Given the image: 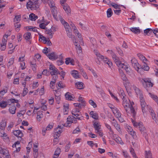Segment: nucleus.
Segmentation results:
<instances>
[{
  "label": "nucleus",
  "mask_w": 158,
  "mask_h": 158,
  "mask_svg": "<svg viewBox=\"0 0 158 158\" xmlns=\"http://www.w3.org/2000/svg\"><path fill=\"white\" fill-rule=\"evenodd\" d=\"M134 105L133 102H131L130 100H127L126 99L123 100V105L127 113H129L128 110L130 108L133 116L135 117L136 114V111L133 107Z\"/></svg>",
  "instance_id": "f257e3e1"
},
{
  "label": "nucleus",
  "mask_w": 158,
  "mask_h": 158,
  "mask_svg": "<svg viewBox=\"0 0 158 158\" xmlns=\"http://www.w3.org/2000/svg\"><path fill=\"white\" fill-rule=\"evenodd\" d=\"M40 0H29L28 2L26 4V7L28 10H35L39 8V1ZM41 1L46 2V0H41Z\"/></svg>",
  "instance_id": "f03ea898"
},
{
  "label": "nucleus",
  "mask_w": 158,
  "mask_h": 158,
  "mask_svg": "<svg viewBox=\"0 0 158 158\" xmlns=\"http://www.w3.org/2000/svg\"><path fill=\"white\" fill-rule=\"evenodd\" d=\"M94 52L95 54L98 57V59H100L103 60L105 64L108 65L109 67L111 68L112 66V63L107 58L101 55L100 53L97 50H94Z\"/></svg>",
  "instance_id": "7ed1b4c3"
},
{
  "label": "nucleus",
  "mask_w": 158,
  "mask_h": 158,
  "mask_svg": "<svg viewBox=\"0 0 158 158\" xmlns=\"http://www.w3.org/2000/svg\"><path fill=\"white\" fill-rule=\"evenodd\" d=\"M48 3L51 8L52 14L54 18L56 21H58L59 20V19L57 15V11L56 8L55 7V5L53 1V0L49 1Z\"/></svg>",
  "instance_id": "20e7f679"
},
{
  "label": "nucleus",
  "mask_w": 158,
  "mask_h": 158,
  "mask_svg": "<svg viewBox=\"0 0 158 158\" xmlns=\"http://www.w3.org/2000/svg\"><path fill=\"white\" fill-rule=\"evenodd\" d=\"M116 64L119 68L125 69L127 73L128 74L131 75L133 74L132 70L128 65L118 61L116 62Z\"/></svg>",
  "instance_id": "39448f33"
},
{
  "label": "nucleus",
  "mask_w": 158,
  "mask_h": 158,
  "mask_svg": "<svg viewBox=\"0 0 158 158\" xmlns=\"http://www.w3.org/2000/svg\"><path fill=\"white\" fill-rule=\"evenodd\" d=\"M137 56L144 64L142 66V69L145 71H148L149 69V67L147 65L148 60L143 55L140 53L138 54Z\"/></svg>",
  "instance_id": "423d86ee"
},
{
  "label": "nucleus",
  "mask_w": 158,
  "mask_h": 158,
  "mask_svg": "<svg viewBox=\"0 0 158 158\" xmlns=\"http://www.w3.org/2000/svg\"><path fill=\"white\" fill-rule=\"evenodd\" d=\"M58 18L59 19V20H60L61 22V23L64 26L66 32L69 31L71 30V28L70 27L69 24L63 19L61 16L60 15H58Z\"/></svg>",
  "instance_id": "0eeeda50"
},
{
  "label": "nucleus",
  "mask_w": 158,
  "mask_h": 158,
  "mask_svg": "<svg viewBox=\"0 0 158 158\" xmlns=\"http://www.w3.org/2000/svg\"><path fill=\"white\" fill-rule=\"evenodd\" d=\"M67 123L64 124V126L69 127L70 125V124L73 123H76L77 122V120L76 118L73 116H69L67 118Z\"/></svg>",
  "instance_id": "6e6552de"
},
{
  "label": "nucleus",
  "mask_w": 158,
  "mask_h": 158,
  "mask_svg": "<svg viewBox=\"0 0 158 158\" xmlns=\"http://www.w3.org/2000/svg\"><path fill=\"white\" fill-rule=\"evenodd\" d=\"M63 127H64V125L62 126H59L57 128H55L54 131V135L55 140L56 139H57V137H59L60 135V134L62 132V129L63 128Z\"/></svg>",
  "instance_id": "1a4fd4ad"
},
{
  "label": "nucleus",
  "mask_w": 158,
  "mask_h": 158,
  "mask_svg": "<svg viewBox=\"0 0 158 158\" xmlns=\"http://www.w3.org/2000/svg\"><path fill=\"white\" fill-rule=\"evenodd\" d=\"M0 153L2 154L4 157L6 158H11L9 151L6 148H3L0 147Z\"/></svg>",
  "instance_id": "9d476101"
},
{
  "label": "nucleus",
  "mask_w": 158,
  "mask_h": 158,
  "mask_svg": "<svg viewBox=\"0 0 158 158\" xmlns=\"http://www.w3.org/2000/svg\"><path fill=\"white\" fill-rule=\"evenodd\" d=\"M131 62L135 70L138 72L140 67V65L138 63L136 60L135 58H132L131 60Z\"/></svg>",
  "instance_id": "9b49d317"
},
{
  "label": "nucleus",
  "mask_w": 158,
  "mask_h": 158,
  "mask_svg": "<svg viewBox=\"0 0 158 158\" xmlns=\"http://www.w3.org/2000/svg\"><path fill=\"white\" fill-rule=\"evenodd\" d=\"M42 23L39 24V27L41 29H45L46 28V26L50 23L49 21L44 20V17H43L42 19Z\"/></svg>",
  "instance_id": "f8f14e48"
},
{
  "label": "nucleus",
  "mask_w": 158,
  "mask_h": 158,
  "mask_svg": "<svg viewBox=\"0 0 158 158\" xmlns=\"http://www.w3.org/2000/svg\"><path fill=\"white\" fill-rule=\"evenodd\" d=\"M144 81L147 87L150 88L152 86L153 84L151 82L150 79L148 78H145L142 79V81Z\"/></svg>",
  "instance_id": "ddd939ff"
},
{
  "label": "nucleus",
  "mask_w": 158,
  "mask_h": 158,
  "mask_svg": "<svg viewBox=\"0 0 158 158\" xmlns=\"http://www.w3.org/2000/svg\"><path fill=\"white\" fill-rule=\"evenodd\" d=\"M49 69L50 70V73L51 75L59 73L58 69L52 64H50V65Z\"/></svg>",
  "instance_id": "4468645a"
},
{
  "label": "nucleus",
  "mask_w": 158,
  "mask_h": 158,
  "mask_svg": "<svg viewBox=\"0 0 158 158\" xmlns=\"http://www.w3.org/2000/svg\"><path fill=\"white\" fill-rule=\"evenodd\" d=\"M140 102L142 111L143 113H144L146 111V109L148 107V106L146 105L144 100H141Z\"/></svg>",
  "instance_id": "2eb2a0df"
},
{
  "label": "nucleus",
  "mask_w": 158,
  "mask_h": 158,
  "mask_svg": "<svg viewBox=\"0 0 158 158\" xmlns=\"http://www.w3.org/2000/svg\"><path fill=\"white\" fill-rule=\"evenodd\" d=\"M73 41L74 43V44L76 46L77 53L78 54L81 53L82 52L81 48L80 45L78 44L75 40L73 39Z\"/></svg>",
  "instance_id": "dca6fc26"
},
{
  "label": "nucleus",
  "mask_w": 158,
  "mask_h": 158,
  "mask_svg": "<svg viewBox=\"0 0 158 158\" xmlns=\"http://www.w3.org/2000/svg\"><path fill=\"white\" fill-rule=\"evenodd\" d=\"M18 102H19L18 100L11 98L8 99L6 101V105L7 106V105H12L13 106L15 103H18Z\"/></svg>",
  "instance_id": "f3484780"
},
{
  "label": "nucleus",
  "mask_w": 158,
  "mask_h": 158,
  "mask_svg": "<svg viewBox=\"0 0 158 158\" xmlns=\"http://www.w3.org/2000/svg\"><path fill=\"white\" fill-rule=\"evenodd\" d=\"M61 5L63 6V9L67 14L68 15L70 14L71 11L69 6L67 4H61Z\"/></svg>",
  "instance_id": "a211bd4d"
},
{
  "label": "nucleus",
  "mask_w": 158,
  "mask_h": 158,
  "mask_svg": "<svg viewBox=\"0 0 158 158\" xmlns=\"http://www.w3.org/2000/svg\"><path fill=\"white\" fill-rule=\"evenodd\" d=\"M70 73L72 76L75 79H77L80 78L78 72L77 70H72L70 71Z\"/></svg>",
  "instance_id": "6ab92c4d"
},
{
  "label": "nucleus",
  "mask_w": 158,
  "mask_h": 158,
  "mask_svg": "<svg viewBox=\"0 0 158 158\" xmlns=\"http://www.w3.org/2000/svg\"><path fill=\"white\" fill-rule=\"evenodd\" d=\"M138 126L139 130L142 133L144 134L146 133V128L143 125L142 122L139 123Z\"/></svg>",
  "instance_id": "aec40b11"
},
{
  "label": "nucleus",
  "mask_w": 158,
  "mask_h": 158,
  "mask_svg": "<svg viewBox=\"0 0 158 158\" xmlns=\"http://www.w3.org/2000/svg\"><path fill=\"white\" fill-rule=\"evenodd\" d=\"M48 57L52 60H55L58 58L57 56L54 52H52L48 55Z\"/></svg>",
  "instance_id": "412c9836"
},
{
  "label": "nucleus",
  "mask_w": 158,
  "mask_h": 158,
  "mask_svg": "<svg viewBox=\"0 0 158 158\" xmlns=\"http://www.w3.org/2000/svg\"><path fill=\"white\" fill-rule=\"evenodd\" d=\"M23 36L25 39L28 41H29L32 38L31 33L29 32H27L25 33Z\"/></svg>",
  "instance_id": "4be33fe9"
},
{
  "label": "nucleus",
  "mask_w": 158,
  "mask_h": 158,
  "mask_svg": "<svg viewBox=\"0 0 158 158\" xmlns=\"http://www.w3.org/2000/svg\"><path fill=\"white\" fill-rule=\"evenodd\" d=\"M130 30L135 34H139L140 32V30L139 27H131Z\"/></svg>",
  "instance_id": "5701e85b"
},
{
  "label": "nucleus",
  "mask_w": 158,
  "mask_h": 158,
  "mask_svg": "<svg viewBox=\"0 0 158 158\" xmlns=\"http://www.w3.org/2000/svg\"><path fill=\"white\" fill-rule=\"evenodd\" d=\"M20 143L19 141H17L13 145L12 147L13 148H16V151L17 152H19L20 151V148L19 147Z\"/></svg>",
  "instance_id": "b1692460"
},
{
  "label": "nucleus",
  "mask_w": 158,
  "mask_h": 158,
  "mask_svg": "<svg viewBox=\"0 0 158 158\" xmlns=\"http://www.w3.org/2000/svg\"><path fill=\"white\" fill-rule=\"evenodd\" d=\"M13 134L17 137H21L23 136V134L20 130H17L14 131Z\"/></svg>",
  "instance_id": "393cba45"
},
{
  "label": "nucleus",
  "mask_w": 158,
  "mask_h": 158,
  "mask_svg": "<svg viewBox=\"0 0 158 158\" xmlns=\"http://www.w3.org/2000/svg\"><path fill=\"white\" fill-rule=\"evenodd\" d=\"M65 96L66 99L68 100H73L74 99L73 95H72L70 93L67 92L66 93Z\"/></svg>",
  "instance_id": "a878e982"
},
{
  "label": "nucleus",
  "mask_w": 158,
  "mask_h": 158,
  "mask_svg": "<svg viewBox=\"0 0 158 158\" xmlns=\"http://www.w3.org/2000/svg\"><path fill=\"white\" fill-rule=\"evenodd\" d=\"M95 130L96 131V132H98L100 131L101 128V125L100 124L96 122H95L93 124Z\"/></svg>",
  "instance_id": "bb28decb"
},
{
  "label": "nucleus",
  "mask_w": 158,
  "mask_h": 158,
  "mask_svg": "<svg viewBox=\"0 0 158 158\" xmlns=\"http://www.w3.org/2000/svg\"><path fill=\"white\" fill-rule=\"evenodd\" d=\"M145 35H151L153 33V30L151 28H147L144 30Z\"/></svg>",
  "instance_id": "cd10ccee"
},
{
  "label": "nucleus",
  "mask_w": 158,
  "mask_h": 158,
  "mask_svg": "<svg viewBox=\"0 0 158 158\" xmlns=\"http://www.w3.org/2000/svg\"><path fill=\"white\" fill-rule=\"evenodd\" d=\"M65 60V63L66 64H70L72 65H74V61L73 59L68 57L66 58Z\"/></svg>",
  "instance_id": "c85d7f7f"
},
{
  "label": "nucleus",
  "mask_w": 158,
  "mask_h": 158,
  "mask_svg": "<svg viewBox=\"0 0 158 158\" xmlns=\"http://www.w3.org/2000/svg\"><path fill=\"white\" fill-rule=\"evenodd\" d=\"M74 32L75 34H77V36L79 38V40L80 43L81 44H83V42L82 40V39L81 37V34L79 33L77 30L74 31Z\"/></svg>",
  "instance_id": "c756f323"
},
{
  "label": "nucleus",
  "mask_w": 158,
  "mask_h": 158,
  "mask_svg": "<svg viewBox=\"0 0 158 158\" xmlns=\"http://www.w3.org/2000/svg\"><path fill=\"white\" fill-rule=\"evenodd\" d=\"M112 111L116 117L119 116L121 115V113L116 107L114 108V110H113Z\"/></svg>",
  "instance_id": "7c9ffc66"
},
{
  "label": "nucleus",
  "mask_w": 158,
  "mask_h": 158,
  "mask_svg": "<svg viewBox=\"0 0 158 158\" xmlns=\"http://www.w3.org/2000/svg\"><path fill=\"white\" fill-rule=\"evenodd\" d=\"M6 120H2L0 123V129L4 130L6 126Z\"/></svg>",
  "instance_id": "2f4dec72"
},
{
  "label": "nucleus",
  "mask_w": 158,
  "mask_h": 158,
  "mask_svg": "<svg viewBox=\"0 0 158 158\" xmlns=\"http://www.w3.org/2000/svg\"><path fill=\"white\" fill-rule=\"evenodd\" d=\"M77 88V89H83L85 87H84V84L81 82H77L75 84Z\"/></svg>",
  "instance_id": "473e14b6"
},
{
  "label": "nucleus",
  "mask_w": 158,
  "mask_h": 158,
  "mask_svg": "<svg viewBox=\"0 0 158 158\" xmlns=\"http://www.w3.org/2000/svg\"><path fill=\"white\" fill-rule=\"evenodd\" d=\"M89 114L93 118L95 119H98V116L97 113H95L94 111H91L90 112Z\"/></svg>",
  "instance_id": "72a5a7b5"
},
{
  "label": "nucleus",
  "mask_w": 158,
  "mask_h": 158,
  "mask_svg": "<svg viewBox=\"0 0 158 158\" xmlns=\"http://www.w3.org/2000/svg\"><path fill=\"white\" fill-rule=\"evenodd\" d=\"M29 19L32 21H35L38 18L37 16L33 13L29 15Z\"/></svg>",
  "instance_id": "f704fd0d"
},
{
  "label": "nucleus",
  "mask_w": 158,
  "mask_h": 158,
  "mask_svg": "<svg viewBox=\"0 0 158 158\" xmlns=\"http://www.w3.org/2000/svg\"><path fill=\"white\" fill-rule=\"evenodd\" d=\"M16 110V108L15 106L13 105L12 106H10L9 109V111L10 113L12 114H14L15 113V110Z\"/></svg>",
  "instance_id": "c9c22d12"
},
{
  "label": "nucleus",
  "mask_w": 158,
  "mask_h": 158,
  "mask_svg": "<svg viewBox=\"0 0 158 158\" xmlns=\"http://www.w3.org/2000/svg\"><path fill=\"white\" fill-rule=\"evenodd\" d=\"M119 94L121 98L123 100L126 99L125 97L126 96L124 91L123 89H120L119 92Z\"/></svg>",
  "instance_id": "e433bc0d"
},
{
  "label": "nucleus",
  "mask_w": 158,
  "mask_h": 158,
  "mask_svg": "<svg viewBox=\"0 0 158 158\" xmlns=\"http://www.w3.org/2000/svg\"><path fill=\"white\" fill-rule=\"evenodd\" d=\"M43 112L41 111H38L37 113V118L38 120L40 121V119L43 117Z\"/></svg>",
  "instance_id": "4c0bfd02"
},
{
  "label": "nucleus",
  "mask_w": 158,
  "mask_h": 158,
  "mask_svg": "<svg viewBox=\"0 0 158 158\" xmlns=\"http://www.w3.org/2000/svg\"><path fill=\"white\" fill-rule=\"evenodd\" d=\"M14 61V59L13 58H11L10 59L7 65V66L8 68H9L13 64Z\"/></svg>",
  "instance_id": "58836bf2"
},
{
  "label": "nucleus",
  "mask_w": 158,
  "mask_h": 158,
  "mask_svg": "<svg viewBox=\"0 0 158 158\" xmlns=\"http://www.w3.org/2000/svg\"><path fill=\"white\" fill-rule=\"evenodd\" d=\"M145 158H152V154L150 151H145Z\"/></svg>",
  "instance_id": "ea45409f"
},
{
  "label": "nucleus",
  "mask_w": 158,
  "mask_h": 158,
  "mask_svg": "<svg viewBox=\"0 0 158 158\" xmlns=\"http://www.w3.org/2000/svg\"><path fill=\"white\" fill-rule=\"evenodd\" d=\"M21 16L20 15H16L14 19V22L16 23H18L21 20Z\"/></svg>",
  "instance_id": "a19ab883"
},
{
  "label": "nucleus",
  "mask_w": 158,
  "mask_h": 158,
  "mask_svg": "<svg viewBox=\"0 0 158 158\" xmlns=\"http://www.w3.org/2000/svg\"><path fill=\"white\" fill-rule=\"evenodd\" d=\"M45 33L49 35V38H52V37L53 33L51 32L50 29L46 30L45 31Z\"/></svg>",
  "instance_id": "79ce46f5"
},
{
  "label": "nucleus",
  "mask_w": 158,
  "mask_h": 158,
  "mask_svg": "<svg viewBox=\"0 0 158 158\" xmlns=\"http://www.w3.org/2000/svg\"><path fill=\"white\" fill-rule=\"evenodd\" d=\"M115 141L118 143L121 144H123V143L121 139L119 137H117L114 138Z\"/></svg>",
  "instance_id": "37998d69"
},
{
  "label": "nucleus",
  "mask_w": 158,
  "mask_h": 158,
  "mask_svg": "<svg viewBox=\"0 0 158 158\" xmlns=\"http://www.w3.org/2000/svg\"><path fill=\"white\" fill-rule=\"evenodd\" d=\"M7 106L6 101H2L0 102V107L4 108Z\"/></svg>",
  "instance_id": "c03bdc74"
},
{
  "label": "nucleus",
  "mask_w": 158,
  "mask_h": 158,
  "mask_svg": "<svg viewBox=\"0 0 158 158\" xmlns=\"http://www.w3.org/2000/svg\"><path fill=\"white\" fill-rule=\"evenodd\" d=\"M113 14L112 11L110 8H109L107 11V17L108 18L110 17Z\"/></svg>",
  "instance_id": "a18cd8bd"
},
{
  "label": "nucleus",
  "mask_w": 158,
  "mask_h": 158,
  "mask_svg": "<svg viewBox=\"0 0 158 158\" xmlns=\"http://www.w3.org/2000/svg\"><path fill=\"white\" fill-rule=\"evenodd\" d=\"M112 56V57L114 60L115 64H116V62L118 61L119 62H121L118 59L117 57H116L115 54L113 52L112 54H111Z\"/></svg>",
  "instance_id": "49530a36"
},
{
  "label": "nucleus",
  "mask_w": 158,
  "mask_h": 158,
  "mask_svg": "<svg viewBox=\"0 0 158 158\" xmlns=\"http://www.w3.org/2000/svg\"><path fill=\"white\" fill-rule=\"evenodd\" d=\"M151 97L156 102L158 101V97L155 95L151 93H149Z\"/></svg>",
  "instance_id": "de8ad7c7"
},
{
  "label": "nucleus",
  "mask_w": 158,
  "mask_h": 158,
  "mask_svg": "<svg viewBox=\"0 0 158 158\" xmlns=\"http://www.w3.org/2000/svg\"><path fill=\"white\" fill-rule=\"evenodd\" d=\"M105 125L106 127L109 130V131L111 132V134H114V132L113 130L112 129L110 126L107 123H105Z\"/></svg>",
  "instance_id": "09e8293b"
},
{
  "label": "nucleus",
  "mask_w": 158,
  "mask_h": 158,
  "mask_svg": "<svg viewBox=\"0 0 158 158\" xmlns=\"http://www.w3.org/2000/svg\"><path fill=\"white\" fill-rule=\"evenodd\" d=\"M60 149L59 148H57L55 152L54 156L58 157L60 152Z\"/></svg>",
  "instance_id": "8fccbe9b"
},
{
  "label": "nucleus",
  "mask_w": 158,
  "mask_h": 158,
  "mask_svg": "<svg viewBox=\"0 0 158 158\" xmlns=\"http://www.w3.org/2000/svg\"><path fill=\"white\" fill-rule=\"evenodd\" d=\"M1 136L3 137V139H4L5 141H9V137L6 133H3L1 135Z\"/></svg>",
  "instance_id": "3c124183"
},
{
  "label": "nucleus",
  "mask_w": 158,
  "mask_h": 158,
  "mask_svg": "<svg viewBox=\"0 0 158 158\" xmlns=\"http://www.w3.org/2000/svg\"><path fill=\"white\" fill-rule=\"evenodd\" d=\"M114 127L116 129V130L119 133H121L122 131L121 130L120 126L119 124H118L117 125L114 126Z\"/></svg>",
  "instance_id": "603ef678"
},
{
  "label": "nucleus",
  "mask_w": 158,
  "mask_h": 158,
  "mask_svg": "<svg viewBox=\"0 0 158 158\" xmlns=\"http://www.w3.org/2000/svg\"><path fill=\"white\" fill-rule=\"evenodd\" d=\"M89 103L94 108H95L97 107V105L96 103L92 100H90L89 101Z\"/></svg>",
  "instance_id": "864d4df0"
},
{
  "label": "nucleus",
  "mask_w": 158,
  "mask_h": 158,
  "mask_svg": "<svg viewBox=\"0 0 158 158\" xmlns=\"http://www.w3.org/2000/svg\"><path fill=\"white\" fill-rule=\"evenodd\" d=\"M69 107L67 105H64V113L65 114H67L69 110Z\"/></svg>",
  "instance_id": "5fc2aeb1"
},
{
  "label": "nucleus",
  "mask_w": 158,
  "mask_h": 158,
  "mask_svg": "<svg viewBox=\"0 0 158 158\" xmlns=\"http://www.w3.org/2000/svg\"><path fill=\"white\" fill-rule=\"evenodd\" d=\"M130 152L131 155H132L134 158H138L136 154L134 152V150L133 148H131L130 150Z\"/></svg>",
  "instance_id": "6e6d98bb"
},
{
  "label": "nucleus",
  "mask_w": 158,
  "mask_h": 158,
  "mask_svg": "<svg viewBox=\"0 0 158 158\" xmlns=\"http://www.w3.org/2000/svg\"><path fill=\"white\" fill-rule=\"evenodd\" d=\"M79 101L81 102V104L82 106H85V101L83 100V98L82 97H80L79 98Z\"/></svg>",
  "instance_id": "4d7b16f0"
},
{
  "label": "nucleus",
  "mask_w": 158,
  "mask_h": 158,
  "mask_svg": "<svg viewBox=\"0 0 158 158\" xmlns=\"http://www.w3.org/2000/svg\"><path fill=\"white\" fill-rule=\"evenodd\" d=\"M112 7L115 9H120V6L114 3H112L111 4Z\"/></svg>",
  "instance_id": "13d9d810"
},
{
  "label": "nucleus",
  "mask_w": 158,
  "mask_h": 158,
  "mask_svg": "<svg viewBox=\"0 0 158 158\" xmlns=\"http://www.w3.org/2000/svg\"><path fill=\"white\" fill-rule=\"evenodd\" d=\"M68 36L70 38H74V36L72 35V30L66 32Z\"/></svg>",
  "instance_id": "bf43d9fd"
},
{
  "label": "nucleus",
  "mask_w": 158,
  "mask_h": 158,
  "mask_svg": "<svg viewBox=\"0 0 158 158\" xmlns=\"http://www.w3.org/2000/svg\"><path fill=\"white\" fill-rule=\"evenodd\" d=\"M31 66L33 70L34 71H35L36 69L37 65L36 64V63H32V62H31L30 63Z\"/></svg>",
  "instance_id": "052dcab7"
},
{
  "label": "nucleus",
  "mask_w": 158,
  "mask_h": 158,
  "mask_svg": "<svg viewBox=\"0 0 158 158\" xmlns=\"http://www.w3.org/2000/svg\"><path fill=\"white\" fill-rule=\"evenodd\" d=\"M76 117V119H77L79 120H81L83 118V117L81 116V114H78L77 113V114H75V116Z\"/></svg>",
  "instance_id": "680f3d73"
},
{
  "label": "nucleus",
  "mask_w": 158,
  "mask_h": 158,
  "mask_svg": "<svg viewBox=\"0 0 158 158\" xmlns=\"http://www.w3.org/2000/svg\"><path fill=\"white\" fill-rule=\"evenodd\" d=\"M53 126V123H52L51 124H49L46 127V130H50L52 129Z\"/></svg>",
  "instance_id": "e2e57ef3"
},
{
  "label": "nucleus",
  "mask_w": 158,
  "mask_h": 158,
  "mask_svg": "<svg viewBox=\"0 0 158 158\" xmlns=\"http://www.w3.org/2000/svg\"><path fill=\"white\" fill-rule=\"evenodd\" d=\"M21 26V25L20 24H15V27L16 31H19Z\"/></svg>",
  "instance_id": "0e129e2a"
},
{
  "label": "nucleus",
  "mask_w": 158,
  "mask_h": 158,
  "mask_svg": "<svg viewBox=\"0 0 158 158\" xmlns=\"http://www.w3.org/2000/svg\"><path fill=\"white\" fill-rule=\"evenodd\" d=\"M58 74H53L52 75H51L52 76V81H55V82H56V80L58 78V76L57 75Z\"/></svg>",
  "instance_id": "69168bd1"
},
{
  "label": "nucleus",
  "mask_w": 158,
  "mask_h": 158,
  "mask_svg": "<svg viewBox=\"0 0 158 158\" xmlns=\"http://www.w3.org/2000/svg\"><path fill=\"white\" fill-rule=\"evenodd\" d=\"M60 88H65V85L61 81L59 82L58 84Z\"/></svg>",
  "instance_id": "338daca9"
},
{
  "label": "nucleus",
  "mask_w": 158,
  "mask_h": 158,
  "mask_svg": "<svg viewBox=\"0 0 158 158\" xmlns=\"http://www.w3.org/2000/svg\"><path fill=\"white\" fill-rule=\"evenodd\" d=\"M20 67L23 70L25 69V62H23L20 63Z\"/></svg>",
  "instance_id": "774afa93"
}]
</instances>
